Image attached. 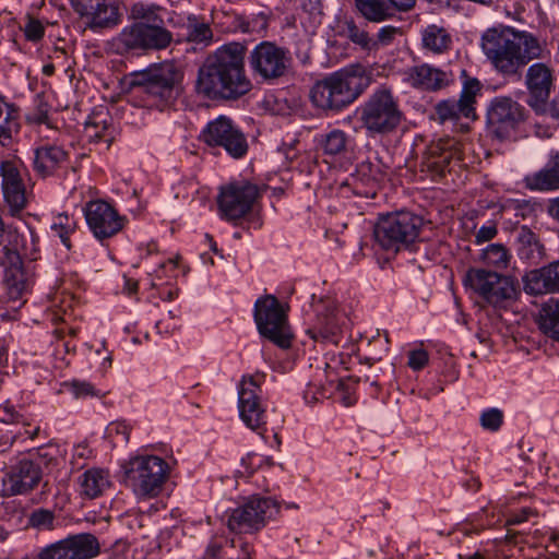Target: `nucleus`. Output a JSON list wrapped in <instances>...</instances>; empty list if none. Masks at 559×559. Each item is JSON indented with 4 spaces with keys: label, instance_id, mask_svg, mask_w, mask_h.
Instances as JSON below:
<instances>
[{
    "label": "nucleus",
    "instance_id": "obj_1",
    "mask_svg": "<svg viewBox=\"0 0 559 559\" xmlns=\"http://www.w3.org/2000/svg\"><path fill=\"white\" fill-rule=\"evenodd\" d=\"M246 41H228L211 52L198 70L195 92L213 102H235L253 90L246 71Z\"/></svg>",
    "mask_w": 559,
    "mask_h": 559
},
{
    "label": "nucleus",
    "instance_id": "obj_2",
    "mask_svg": "<svg viewBox=\"0 0 559 559\" xmlns=\"http://www.w3.org/2000/svg\"><path fill=\"white\" fill-rule=\"evenodd\" d=\"M480 47L493 70L508 80H519L532 60L549 55L546 45L534 34L503 25L486 29Z\"/></svg>",
    "mask_w": 559,
    "mask_h": 559
},
{
    "label": "nucleus",
    "instance_id": "obj_3",
    "mask_svg": "<svg viewBox=\"0 0 559 559\" xmlns=\"http://www.w3.org/2000/svg\"><path fill=\"white\" fill-rule=\"evenodd\" d=\"M182 73L173 62L153 63L128 75L131 98H140L139 106L163 110L177 97Z\"/></svg>",
    "mask_w": 559,
    "mask_h": 559
},
{
    "label": "nucleus",
    "instance_id": "obj_4",
    "mask_svg": "<svg viewBox=\"0 0 559 559\" xmlns=\"http://www.w3.org/2000/svg\"><path fill=\"white\" fill-rule=\"evenodd\" d=\"M359 70L342 69L317 81L309 93L311 104L323 111H340L353 104L369 85V78Z\"/></svg>",
    "mask_w": 559,
    "mask_h": 559
},
{
    "label": "nucleus",
    "instance_id": "obj_5",
    "mask_svg": "<svg viewBox=\"0 0 559 559\" xmlns=\"http://www.w3.org/2000/svg\"><path fill=\"white\" fill-rule=\"evenodd\" d=\"M423 225V217L409 211L380 215L373 227V249L393 257L415 242Z\"/></svg>",
    "mask_w": 559,
    "mask_h": 559
},
{
    "label": "nucleus",
    "instance_id": "obj_6",
    "mask_svg": "<svg viewBox=\"0 0 559 559\" xmlns=\"http://www.w3.org/2000/svg\"><path fill=\"white\" fill-rule=\"evenodd\" d=\"M168 463L157 455H138L124 467V484L140 500L158 497L169 477Z\"/></svg>",
    "mask_w": 559,
    "mask_h": 559
},
{
    "label": "nucleus",
    "instance_id": "obj_7",
    "mask_svg": "<svg viewBox=\"0 0 559 559\" xmlns=\"http://www.w3.org/2000/svg\"><path fill=\"white\" fill-rule=\"evenodd\" d=\"M0 265L3 267V284L8 302L17 309L26 301L36 278V264L25 263L16 249L8 246L0 250Z\"/></svg>",
    "mask_w": 559,
    "mask_h": 559
},
{
    "label": "nucleus",
    "instance_id": "obj_8",
    "mask_svg": "<svg viewBox=\"0 0 559 559\" xmlns=\"http://www.w3.org/2000/svg\"><path fill=\"white\" fill-rule=\"evenodd\" d=\"M253 318L261 336L287 349L294 338L287 310L273 295L260 297L254 302Z\"/></svg>",
    "mask_w": 559,
    "mask_h": 559
},
{
    "label": "nucleus",
    "instance_id": "obj_9",
    "mask_svg": "<svg viewBox=\"0 0 559 559\" xmlns=\"http://www.w3.org/2000/svg\"><path fill=\"white\" fill-rule=\"evenodd\" d=\"M362 127L370 135L388 134L401 122L402 112L392 93L381 88L372 93L357 109Z\"/></svg>",
    "mask_w": 559,
    "mask_h": 559
},
{
    "label": "nucleus",
    "instance_id": "obj_10",
    "mask_svg": "<svg viewBox=\"0 0 559 559\" xmlns=\"http://www.w3.org/2000/svg\"><path fill=\"white\" fill-rule=\"evenodd\" d=\"M278 512L280 504L272 497L252 496L228 513L227 526L239 534L254 533Z\"/></svg>",
    "mask_w": 559,
    "mask_h": 559
},
{
    "label": "nucleus",
    "instance_id": "obj_11",
    "mask_svg": "<svg viewBox=\"0 0 559 559\" xmlns=\"http://www.w3.org/2000/svg\"><path fill=\"white\" fill-rule=\"evenodd\" d=\"M173 34L164 24L132 23L124 26L115 38L119 52L166 49Z\"/></svg>",
    "mask_w": 559,
    "mask_h": 559
},
{
    "label": "nucleus",
    "instance_id": "obj_12",
    "mask_svg": "<svg viewBox=\"0 0 559 559\" xmlns=\"http://www.w3.org/2000/svg\"><path fill=\"white\" fill-rule=\"evenodd\" d=\"M265 373L255 372L242 377L238 390L239 415L245 425L260 436L266 432V413L260 401Z\"/></svg>",
    "mask_w": 559,
    "mask_h": 559
},
{
    "label": "nucleus",
    "instance_id": "obj_13",
    "mask_svg": "<svg viewBox=\"0 0 559 559\" xmlns=\"http://www.w3.org/2000/svg\"><path fill=\"white\" fill-rule=\"evenodd\" d=\"M86 29L102 33L121 24L123 14L119 0H69Z\"/></svg>",
    "mask_w": 559,
    "mask_h": 559
},
{
    "label": "nucleus",
    "instance_id": "obj_14",
    "mask_svg": "<svg viewBox=\"0 0 559 559\" xmlns=\"http://www.w3.org/2000/svg\"><path fill=\"white\" fill-rule=\"evenodd\" d=\"M252 74L264 82L284 76L290 66L289 52L273 41H261L248 55Z\"/></svg>",
    "mask_w": 559,
    "mask_h": 559
},
{
    "label": "nucleus",
    "instance_id": "obj_15",
    "mask_svg": "<svg viewBox=\"0 0 559 559\" xmlns=\"http://www.w3.org/2000/svg\"><path fill=\"white\" fill-rule=\"evenodd\" d=\"M462 90L460 98H449L435 106V114L441 123L457 121L461 118H476L477 97L481 95V83L478 79L467 75L466 70L461 72Z\"/></svg>",
    "mask_w": 559,
    "mask_h": 559
},
{
    "label": "nucleus",
    "instance_id": "obj_16",
    "mask_svg": "<svg viewBox=\"0 0 559 559\" xmlns=\"http://www.w3.org/2000/svg\"><path fill=\"white\" fill-rule=\"evenodd\" d=\"M259 197V187L248 180L223 186L217 197L219 216L229 222L240 219L252 210Z\"/></svg>",
    "mask_w": 559,
    "mask_h": 559
},
{
    "label": "nucleus",
    "instance_id": "obj_17",
    "mask_svg": "<svg viewBox=\"0 0 559 559\" xmlns=\"http://www.w3.org/2000/svg\"><path fill=\"white\" fill-rule=\"evenodd\" d=\"M86 225L93 236L105 243L117 236L128 224V218L104 200L88 201L83 207Z\"/></svg>",
    "mask_w": 559,
    "mask_h": 559
},
{
    "label": "nucleus",
    "instance_id": "obj_18",
    "mask_svg": "<svg viewBox=\"0 0 559 559\" xmlns=\"http://www.w3.org/2000/svg\"><path fill=\"white\" fill-rule=\"evenodd\" d=\"M464 284L492 306H500L515 295V287L511 278L502 276L496 271L469 269L466 272Z\"/></svg>",
    "mask_w": 559,
    "mask_h": 559
},
{
    "label": "nucleus",
    "instance_id": "obj_19",
    "mask_svg": "<svg viewBox=\"0 0 559 559\" xmlns=\"http://www.w3.org/2000/svg\"><path fill=\"white\" fill-rule=\"evenodd\" d=\"M525 119V108L510 97H495L487 110L489 132L499 140L510 138Z\"/></svg>",
    "mask_w": 559,
    "mask_h": 559
},
{
    "label": "nucleus",
    "instance_id": "obj_20",
    "mask_svg": "<svg viewBox=\"0 0 559 559\" xmlns=\"http://www.w3.org/2000/svg\"><path fill=\"white\" fill-rule=\"evenodd\" d=\"M98 554L97 538L93 534L81 533L40 548L36 559H92Z\"/></svg>",
    "mask_w": 559,
    "mask_h": 559
},
{
    "label": "nucleus",
    "instance_id": "obj_21",
    "mask_svg": "<svg viewBox=\"0 0 559 559\" xmlns=\"http://www.w3.org/2000/svg\"><path fill=\"white\" fill-rule=\"evenodd\" d=\"M201 139L210 146L224 147L235 158L242 157L248 151L245 134L224 116L210 121L203 129Z\"/></svg>",
    "mask_w": 559,
    "mask_h": 559
},
{
    "label": "nucleus",
    "instance_id": "obj_22",
    "mask_svg": "<svg viewBox=\"0 0 559 559\" xmlns=\"http://www.w3.org/2000/svg\"><path fill=\"white\" fill-rule=\"evenodd\" d=\"M524 84L527 90L526 104L536 112H546L547 105L555 90V71L545 62L531 64L525 72Z\"/></svg>",
    "mask_w": 559,
    "mask_h": 559
},
{
    "label": "nucleus",
    "instance_id": "obj_23",
    "mask_svg": "<svg viewBox=\"0 0 559 559\" xmlns=\"http://www.w3.org/2000/svg\"><path fill=\"white\" fill-rule=\"evenodd\" d=\"M2 177V193L11 216H19L27 205V194L24 179L17 165L12 160H4L0 165Z\"/></svg>",
    "mask_w": 559,
    "mask_h": 559
},
{
    "label": "nucleus",
    "instance_id": "obj_24",
    "mask_svg": "<svg viewBox=\"0 0 559 559\" xmlns=\"http://www.w3.org/2000/svg\"><path fill=\"white\" fill-rule=\"evenodd\" d=\"M403 82L421 92H438L450 85L451 74L429 63H420L404 70Z\"/></svg>",
    "mask_w": 559,
    "mask_h": 559
},
{
    "label": "nucleus",
    "instance_id": "obj_25",
    "mask_svg": "<svg viewBox=\"0 0 559 559\" xmlns=\"http://www.w3.org/2000/svg\"><path fill=\"white\" fill-rule=\"evenodd\" d=\"M41 477L36 461L24 457L11 467L4 485L11 495H25L38 486Z\"/></svg>",
    "mask_w": 559,
    "mask_h": 559
},
{
    "label": "nucleus",
    "instance_id": "obj_26",
    "mask_svg": "<svg viewBox=\"0 0 559 559\" xmlns=\"http://www.w3.org/2000/svg\"><path fill=\"white\" fill-rule=\"evenodd\" d=\"M69 164V153L60 145L44 143L34 148L33 169L41 178L56 176Z\"/></svg>",
    "mask_w": 559,
    "mask_h": 559
},
{
    "label": "nucleus",
    "instance_id": "obj_27",
    "mask_svg": "<svg viewBox=\"0 0 559 559\" xmlns=\"http://www.w3.org/2000/svg\"><path fill=\"white\" fill-rule=\"evenodd\" d=\"M524 283L525 288L535 295L559 293V260L530 271Z\"/></svg>",
    "mask_w": 559,
    "mask_h": 559
},
{
    "label": "nucleus",
    "instance_id": "obj_28",
    "mask_svg": "<svg viewBox=\"0 0 559 559\" xmlns=\"http://www.w3.org/2000/svg\"><path fill=\"white\" fill-rule=\"evenodd\" d=\"M515 251L518 258L528 264H538L546 254V249L537 234L523 225L516 230Z\"/></svg>",
    "mask_w": 559,
    "mask_h": 559
},
{
    "label": "nucleus",
    "instance_id": "obj_29",
    "mask_svg": "<svg viewBox=\"0 0 559 559\" xmlns=\"http://www.w3.org/2000/svg\"><path fill=\"white\" fill-rule=\"evenodd\" d=\"M84 135L90 143H104L108 150L115 140V128L109 114L103 109L93 111L85 122Z\"/></svg>",
    "mask_w": 559,
    "mask_h": 559
},
{
    "label": "nucleus",
    "instance_id": "obj_30",
    "mask_svg": "<svg viewBox=\"0 0 559 559\" xmlns=\"http://www.w3.org/2000/svg\"><path fill=\"white\" fill-rule=\"evenodd\" d=\"M453 139H440L431 142L425 152L424 163L432 171L443 174L450 162L456 156Z\"/></svg>",
    "mask_w": 559,
    "mask_h": 559
},
{
    "label": "nucleus",
    "instance_id": "obj_31",
    "mask_svg": "<svg viewBox=\"0 0 559 559\" xmlns=\"http://www.w3.org/2000/svg\"><path fill=\"white\" fill-rule=\"evenodd\" d=\"M525 187L532 191H555L559 189V153L540 170L530 174L524 179Z\"/></svg>",
    "mask_w": 559,
    "mask_h": 559
},
{
    "label": "nucleus",
    "instance_id": "obj_32",
    "mask_svg": "<svg viewBox=\"0 0 559 559\" xmlns=\"http://www.w3.org/2000/svg\"><path fill=\"white\" fill-rule=\"evenodd\" d=\"M80 495L95 499L110 486V475L107 469L92 467L82 473L78 478Z\"/></svg>",
    "mask_w": 559,
    "mask_h": 559
},
{
    "label": "nucleus",
    "instance_id": "obj_33",
    "mask_svg": "<svg viewBox=\"0 0 559 559\" xmlns=\"http://www.w3.org/2000/svg\"><path fill=\"white\" fill-rule=\"evenodd\" d=\"M237 548L242 549L246 555L250 550V545L239 536L233 538L214 536L209 542L203 557L205 559H236Z\"/></svg>",
    "mask_w": 559,
    "mask_h": 559
},
{
    "label": "nucleus",
    "instance_id": "obj_34",
    "mask_svg": "<svg viewBox=\"0 0 559 559\" xmlns=\"http://www.w3.org/2000/svg\"><path fill=\"white\" fill-rule=\"evenodd\" d=\"M424 47L433 53H443L452 46V37L449 32L436 24L428 25L421 33Z\"/></svg>",
    "mask_w": 559,
    "mask_h": 559
},
{
    "label": "nucleus",
    "instance_id": "obj_35",
    "mask_svg": "<svg viewBox=\"0 0 559 559\" xmlns=\"http://www.w3.org/2000/svg\"><path fill=\"white\" fill-rule=\"evenodd\" d=\"M348 135L340 129H333L318 139V145L325 156L341 157L347 152Z\"/></svg>",
    "mask_w": 559,
    "mask_h": 559
},
{
    "label": "nucleus",
    "instance_id": "obj_36",
    "mask_svg": "<svg viewBox=\"0 0 559 559\" xmlns=\"http://www.w3.org/2000/svg\"><path fill=\"white\" fill-rule=\"evenodd\" d=\"M78 228V218L67 212L58 213L52 218L51 230L60 239L61 243L68 251H71L73 248L70 238Z\"/></svg>",
    "mask_w": 559,
    "mask_h": 559
},
{
    "label": "nucleus",
    "instance_id": "obj_37",
    "mask_svg": "<svg viewBox=\"0 0 559 559\" xmlns=\"http://www.w3.org/2000/svg\"><path fill=\"white\" fill-rule=\"evenodd\" d=\"M186 39L195 45L204 47L213 43V31L209 23L200 20L197 15H189L186 24Z\"/></svg>",
    "mask_w": 559,
    "mask_h": 559
},
{
    "label": "nucleus",
    "instance_id": "obj_38",
    "mask_svg": "<svg viewBox=\"0 0 559 559\" xmlns=\"http://www.w3.org/2000/svg\"><path fill=\"white\" fill-rule=\"evenodd\" d=\"M357 10L370 22H382L392 15L386 0H355Z\"/></svg>",
    "mask_w": 559,
    "mask_h": 559
},
{
    "label": "nucleus",
    "instance_id": "obj_39",
    "mask_svg": "<svg viewBox=\"0 0 559 559\" xmlns=\"http://www.w3.org/2000/svg\"><path fill=\"white\" fill-rule=\"evenodd\" d=\"M539 329L545 335L559 342V300L546 304L543 307Z\"/></svg>",
    "mask_w": 559,
    "mask_h": 559
},
{
    "label": "nucleus",
    "instance_id": "obj_40",
    "mask_svg": "<svg viewBox=\"0 0 559 559\" xmlns=\"http://www.w3.org/2000/svg\"><path fill=\"white\" fill-rule=\"evenodd\" d=\"M388 167L381 162L370 159L361 162L356 169L357 176L366 186H378L388 176Z\"/></svg>",
    "mask_w": 559,
    "mask_h": 559
},
{
    "label": "nucleus",
    "instance_id": "obj_41",
    "mask_svg": "<svg viewBox=\"0 0 559 559\" xmlns=\"http://www.w3.org/2000/svg\"><path fill=\"white\" fill-rule=\"evenodd\" d=\"M511 259L510 250L502 243H490L481 252L483 262L496 270H506Z\"/></svg>",
    "mask_w": 559,
    "mask_h": 559
},
{
    "label": "nucleus",
    "instance_id": "obj_42",
    "mask_svg": "<svg viewBox=\"0 0 559 559\" xmlns=\"http://www.w3.org/2000/svg\"><path fill=\"white\" fill-rule=\"evenodd\" d=\"M50 105L46 102L44 95L37 94L34 98L33 109L26 115V122L33 126L45 124L47 128H53L49 118Z\"/></svg>",
    "mask_w": 559,
    "mask_h": 559
},
{
    "label": "nucleus",
    "instance_id": "obj_43",
    "mask_svg": "<svg viewBox=\"0 0 559 559\" xmlns=\"http://www.w3.org/2000/svg\"><path fill=\"white\" fill-rule=\"evenodd\" d=\"M162 8L156 4L134 3L131 8V15L135 23L164 24L159 12Z\"/></svg>",
    "mask_w": 559,
    "mask_h": 559
},
{
    "label": "nucleus",
    "instance_id": "obj_44",
    "mask_svg": "<svg viewBox=\"0 0 559 559\" xmlns=\"http://www.w3.org/2000/svg\"><path fill=\"white\" fill-rule=\"evenodd\" d=\"M55 520L53 511L39 508L28 515L27 524L38 531H51L55 528Z\"/></svg>",
    "mask_w": 559,
    "mask_h": 559
},
{
    "label": "nucleus",
    "instance_id": "obj_45",
    "mask_svg": "<svg viewBox=\"0 0 559 559\" xmlns=\"http://www.w3.org/2000/svg\"><path fill=\"white\" fill-rule=\"evenodd\" d=\"M63 385L75 399L102 396L100 391L93 383L85 380L73 379L64 382Z\"/></svg>",
    "mask_w": 559,
    "mask_h": 559
},
{
    "label": "nucleus",
    "instance_id": "obj_46",
    "mask_svg": "<svg viewBox=\"0 0 559 559\" xmlns=\"http://www.w3.org/2000/svg\"><path fill=\"white\" fill-rule=\"evenodd\" d=\"M150 516L142 512H128L122 516V524L134 535L141 538L146 537V522Z\"/></svg>",
    "mask_w": 559,
    "mask_h": 559
},
{
    "label": "nucleus",
    "instance_id": "obj_47",
    "mask_svg": "<svg viewBox=\"0 0 559 559\" xmlns=\"http://www.w3.org/2000/svg\"><path fill=\"white\" fill-rule=\"evenodd\" d=\"M26 459L36 461L40 471H43V467L52 468L58 465V449L53 445L39 448Z\"/></svg>",
    "mask_w": 559,
    "mask_h": 559
},
{
    "label": "nucleus",
    "instance_id": "obj_48",
    "mask_svg": "<svg viewBox=\"0 0 559 559\" xmlns=\"http://www.w3.org/2000/svg\"><path fill=\"white\" fill-rule=\"evenodd\" d=\"M344 22L341 25V34L349 38L353 43L362 47L368 46L369 37L368 34L360 29L353 19L344 17Z\"/></svg>",
    "mask_w": 559,
    "mask_h": 559
},
{
    "label": "nucleus",
    "instance_id": "obj_49",
    "mask_svg": "<svg viewBox=\"0 0 559 559\" xmlns=\"http://www.w3.org/2000/svg\"><path fill=\"white\" fill-rule=\"evenodd\" d=\"M479 421L485 430L498 431L503 424V413L496 407L487 408L481 412Z\"/></svg>",
    "mask_w": 559,
    "mask_h": 559
},
{
    "label": "nucleus",
    "instance_id": "obj_50",
    "mask_svg": "<svg viewBox=\"0 0 559 559\" xmlns=\"http://www.w3.org/2000/svg\"><path fill=\"white\" fill-rule=\"evenodd\" d=\"M39 431V427L36 426L32 430L24 429L22 432L20 429L9 430L0 436V451H5L10 448L19 438L34 439Z\"/></svg>",
    "mask_w": 559,
    "mask_h": 559
},
{
    "label": "nucleus",
    "instance_id": "obj_51",
    "mask_svg": "<svg viewBox=\"0 0 559 559\" xmlns=\"http://www.w3.org/2000/svg\"><path fill=\"white\" fill-rule=\"evenodd\" d=\"M504 214H512L515 218V223H520L521 219H525L533 213V206L527 201H511L504 209Z\"/></svg>",
    "mask_w": 559,
    "mask_h": 559
},
{
    "label": "nucleus",
    "instance_id": "obj_52",
    "mask_svg": "<svg viewBox=\"0 0 559 559\" xmlns=\"http://www.w3.org/2000/svg\"><path fill=\"white\" fill-rule=\"evenodd\" d=\"M24 36L28 41L37 43L43 39L45 35L44 24L34 17H28L23 28Z\"/></svg>",
    "mask_w": 559,
    "mask_h": 559
},
{
    "label": "nucleus",
    "instance_id": "obj_53",
    "mask_svg": "<svg viewBox=\"0 0 559 559\" xmlns=\"http://www.w3.org/2000/svg\"><path fill=\"white\" fill-rule=\"evenodd\" d=\"M23 258L25 263L36 264L40 259L39 237L36 233L31 231L29 243L23 246Z\"/></svg>",
    "mask_w": 559,
    "mask_h": 559
},
{
    "label": "nucleus",
    "instance_id": "obj_54",
    "mask_svg": "<svg viewBox=\"0 0 559 559\" xmlns=\"http://www.w3.org/2000/svg\"><path fill=\"white\" fill-rule=\"evenodd\" d=\"M332 394V390L326 386H317L310 383L304 393L306 403L311 404L320 400L328 399Z\"/></svg>",
    "mask_w": 559,
    "mask_h": 559
},
{
    "label": "nucleus",
    "instance_id": "obj_55",
    "mask_svg": "<svg viewBox=\"0 0 559 559\" xmlns=\"http://www.w3.org/2000/svg\"><path fill=\"white\" fill-rule=\"evenodd\" d=\"M428 361H429L428 352L423 348L413 349L408 353L407 366L415 371H418V370H421L423 368H425L426 365L428 364Z\"/></svg>",
    "mask_w": 559,
    "mask_h": 559
},
{
    "label": "nucleus",
    "instance_id": "obj_56",
    "mask_svg": "<svg viewBox=\"0 0 559 559\" xmlns=\"http://www.w3.org/2000/svg\"><path fill=\"white\" fill-rule=\"evenodd\" d=\"M402 35V29L393 25L381 27L377 34V44L380 46H389L393 44L396 36Z\"/></svg>",
    "mask_w": 559,
    "mask_h": 559
},
{
    "label": "nucleus",
    "instance_id": "obj_57",
    "mask_svg": "<svg viewBox=\"0 0 559 559\" xmlns=\"http://www.w3.org/2000/svg\"><path fill=\"white\" fill-rule=\"evenodd\" d=\"M311 337L314 341H322V342H328V343H332V344H338V342L341 340L338 330L334 325L326 326L325 329L320 330L318 332L312 331Z\"/></svg>",
    "mask_w": 559,
    "mask_h": 559
},
{
    "label": "nucleus",
    "instance_id": "obj_58",
    "mask_svg": "<svg viewBox=\"0 0 559 559\" xmlns=\"http://www.w3.org/2000/svg\"><path fill=\"white\" fill-rule=\"evenodd\" d=\"M498 234V229L495 223H489L481 226L475 234V243L481 245L484 242L492 240Z\"/></svg>",
    "mask_w": 559,
    "mask_h": 559
},
{
    "label": "nucleus",
    "instance_id": "obj_59",
    "mask_svg": "<svg viewBox=\"0 0 559 559\" xmlns=\"http://www.w3.org/2000/svg\"><path fill=\"white\" fill-rule=\"evenodd\" d=\"M109 436L120 437V441L128 442L130 436V427L124 421L111 423L107 427Z\"/></svg>",
    "mask_w": 559,
    "mask_h": 559
},
{
    "label": "nucleus",
    "instance_id": "obj_60",
    "mask_svg": "<svg viewBox=\"0 0 559 559\" xmlns=\"http://www.w3.org/2000/svg\"><path fill=\"white\" fill-rule=\"evenodd\" d=\"M536 515V511L530 507L522 508L513 512L508 519V524H521L528 521L532 516Z\"/></svg>",
    "mask_w": 559,
    "mask_h": 559
},
{
    "label": "nucleus",
    "instance_id": "obj_61",
    "mask_svg": "<svg viewBox=\"0 0 559 559\" xmlns=\"http://www.w3.org/2000/svg\"><path fill=\"white\" fill-rule=\"evenodd\" d=\"M299 5L302 11L310 15L321 14V2L320 0H299Z\"/></svg>",
    "mask_w": 559,
    "mask_h": 559
},
{
    "label": "nucleus",
    "instance_id": "obj_62",
    "mask_svg": "<svg viewBox=\"0 0 559 559\" xmlns=\"http://www.w3.org/2000/svg\"><path fill=\"white\" fill-rule=\"evenodd\" d=\"M390 4L391 9H395L397 11L407 12L412 10L417 0H386Z\"/></svg>",
    "mask_w": 559,
    "mask_h": 559
},
{
    "label": "nucleus",
    "instance_id": "obj_63",
    "mask_svg": "<svg viewBox=\"0 0 559 559\" xmlns=\"http://www.w3.org/2000/svg\"><path fill=\"white\" fill-rule=\"evenodd\" d=\"M233 21L235 22L234 31H240L242 33H249L250 32V25L247 19L242 15H234Z\"/></svg>",
    "mask_w": 559,
    "mask_h": 559
},
{
    "label": "nucleus",
    "instance_id": "obj_64",
    "mask_svg": "<svg viewBox=\"0 0 559 559\" xmlns=\"http://www.w3.org/2000/svg\"><path fill=\"white\" fill-rule=\"evenodd\" d=\"M549 215L559 223V197L550 201L548 206Z\"/></svg>",
    "mask_w": 559,
    "mask_h": 559
}]
</instances>
